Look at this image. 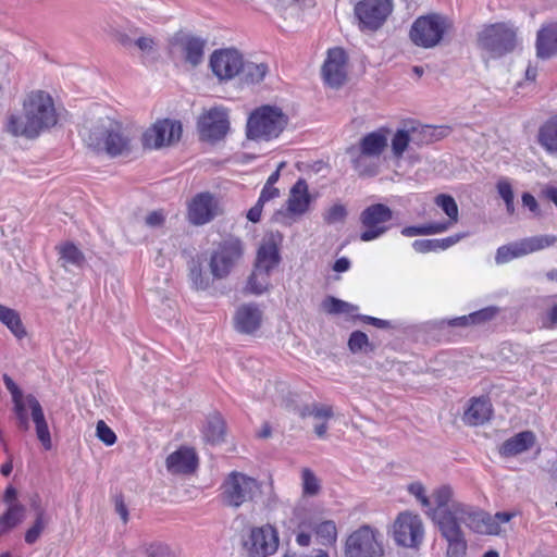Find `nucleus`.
<instances>
[{
    "instance_id": "2eb2a0df",
    "label": "nucleus",
    "mask_w": 557,
    "mask_h": 557,
    "mask_svg": "<svg viewBox=\"0 0 557 557\" xmlns=\"http://www.w3.org/2000/svg\"><path fill=\"white\" fill-rule=\"evenodd\" d=\"M244 545L251 557H268L278 547L277 531L270 524L253 528Z\"/></svg>"
},
{
    "instance_id": "c03bdc74",
    "label": "nucleus",
    "mask_w": 557,
    "mask_h": 557,
    "mask_svg": "<svg viewBox=\"0 0 557 557\" xmlns=\"http://www.w3.org/2000/svg\"><path fill=\"white\" fill-rule=\"evenodd\" d=\"M270 274L269 272L253 269L247 283L249 292L256 295L265 292L270 285Z\"/></svg>"
},
{
    "instance_id": "13d9d810",
    "label": "nucleus",
    "mask_w": 557,
    "mask_h": 557,
    "mask_svg": "<svg viewBox=\"0 0 557 557\" xmlns=\"http://www.w3.org/2000/svg\"><path fill=\"white\" fill-rule=\"evenodd\" d=\"M497 191L505 202L513 201L515 195L510 183L507 180H500L497 183Z\"/></svg>"
},
{
    "instance_id": "a19ab883",
    "label": "nucleus",
    "mask_w": 557,
    "mask_h": 557,
    "mask_svg": "<svg viewBox=\"0 0 557 557\" xmlns=\"http://www.w3.org/2000/svg\"><path fill=\"white\" fill-rule=\"evenodd\" d=\"M435 205L440 207L448 216L446 222H434V224H447L448 230L458 222V206L455 199L446 194H441L435 198Z\"/></svg>"
},
{
    "instance_id": "1a4fd4ad",
    "label": "nucleus",
    "mask_w": 557,
    "mask_h": 557,
    "mask_svg": "<svg viewBox=\"0 0 557 557\" xmlns=\"http://www.w3.org/2000/svg\"><path fill=\"white\" fill-rule=\"evenodd\" d=\"M448 28V20L440 14L421 16L411 26L410 39L417 46L432 48L440 44Z\"/></svg>"
},
{
    "instance_id": "9d476101",
    "label": "nucleus",
    "mask_w": 557,
    "mask_h": 557,
    "mask_svg": "<svg viewBox=\"0 0 557 557\" xmlns=\"http://www.w3.org/2000/svg\"><path fill=\"white\" fill-rule=\"evenodd\" d=\"M393 219L392 209L384 203H373L363 209L359 222L363 227L360 233L362 242H371L383 236L388 230Z\"/></svg>"
},
{
    "instance_id": "c756f323",
    "label": "nucleus",
    "mask_w": 557,
    "mask_h": 557,
    "mask_svg": "<svg viewBox=\"0 0 557 557\" xmlns=\"http://www.w3.org/2000/svg\"><path fill=\"white\" fill-rule=\"evenodd\" d=\"M281 257L278 246L273 235L264 238L260 245L255 269L271 273L280 263Z\"/></svg>"
},
{
    "instance_id": "a18cd8bd",
    "label": "nucleus",
    "mask_w": 557,
    "mask_h": 557,
    "mask_svg": "<svg viewBox=\"0 0 557 557\" xmlns=\"http://www.w3.org/2000/svg\"><path fill=\"white\" fill-rule=\"evenodd\" d=\"M348 347L352 354L360 351H373L374 347L369 342L368 335L361 331H355L350 334L348 339Z\"/></svg>"
},
{
    "instance_id": "5701e85b",
    "label": "nucleus",
    "mask_w": 557,
    "mask_h": 557,
    "mask_svg": "<svg viewBox=\"0 0 557 557\" xmlns=\"http://www.w3.org/2000/svg\"><path fill=\"white\" fill-rule=\"evenodd\" d=\"M263 313L255 304H244L236 310L234 315L235 329L243 334H252L262 322Z\"/></svg>"
},
{
    "instance_id": "20e7f679",
    "label": "nucleus",
    "mask_w": 557,
    "mask_h": 557,
    "mask_svg": "<svg viewBox=\"0 0 557 557\" xmlns=\"http://www.w3.org/2000/svg\"><path fill=\"white\" fill-rule=\"evenodd\" d=\"M287 123L288 117L281 108L262 106L249 115L246 135L247 138L253 140H271L278 137Z\"/></svg>"
},
{
    "instance_id": "6e6d98bb",
    "label": "nucleus",
    "mask_w": 557,
    "mask_h": 557,
    "mask_svg": "<svg viewBox=\"0 0 557 557\" xmlns=\"http://www.w3.org/2000/svg\"><path fill=\"white\" fill-rule=\"evenodd\" d=\"M147 557H175L171 548L162 543H153L146 548Z\"/></svg>"
},
{
    "instance_id": "4c0bfd02",
    "label": "nucleus",
    "mask_w": 557,
    "mask_h": 557,
    "mask_svg": "<svg viewBox=\"0 0 557 557\" xmlns=\"http://www.w3.org/2000/svg\"><path fill=\"white\" fill-rule=\"evenodd\" d=\"M203 437L211 444H220L224 442L225 422L220 414L215 413L208 418L203 430Z\"/></svg>"
},
{
    "instance_id": "864d4df0",
    "label": "nucleus",
    "mask_w": 557,
    "mask_h": 557,
    "mask_svg": "<svg viewBox=\"0 0 557 557\" xmlns=\"http://www.w3.org/2000/svg\"><path fill=\"white\" fill-rule=\"evenodd\" d=\"M347 210L345 206L336 203L332 206L324 214V220L329 224L343 222L346 219Z\"/></svg>"
},
{
    "instance_id": "dca6fc26",
    "label": "nucleus",
    "mask_w": 557,
    "mask_h": 557,
    "mask_svg": "<svg viewBox=\"0 0 557 557\" xmlns=\"http://www.w3.org/2000/svg\"><path fill=\"white\" fill-rule=\"evenodd\" d=\"M1 499L7 508L0 515V536L14 530L26 518V506L20 502L17 490L14 486L9 485Z\"/></svg>"
},
{
    "instance_id": "3c124183",
    "label": "nucleus",
    "mask_w": 557,
    "mask_h": 557,
    "mask_svg": "<svg viewBox=\"0 0 557 557\" xmlns=\"http://www.w3.org/2000/svg\"><path fill=\"white\" fill-rule=\"evenodd\" d=\"M96 435L107 446H112L116 442L115 433L107 425L103 420H99L97 422Z\"/></svg>"
},
{
    "instance_id": "39448f33",
    "label": "nucleus",
    "mask_w": 557,
    "mask_h": 557,
    "mask_svg": "<svg viewBox=\"0 0 557 557\" xmlns=\"http://www.w3.org/2000/svg\"><path fill=\"white\" fill-rule=\"evenodd\" d=\"M261 488L262 484L257 479L244 472L232 471L220 486V499L224 506L238 509L244 504L253 502Z\"/></svg>"
},
{
    "instance_id": "49530a36",
    "label": "nucleus",
    "mask_w": 557,
    "mask_h": 557,
    "mask_svg": "<svg viewBox=\"0 0 557 557\" xmlns=\"http://www.w3.org/2000/svg\"><path fill=\"white\" fill-rule=\"evenodd\" d=\"M411 137L408 131L398 129L392 138V152L395 158L400 159L409 146Z\"/></svg>"
},
{
    "instance_id": "ddd939ff",
    "label": "nucleus",
    "mask_w": 557,
    "mask_h": 557,
    "mask_svg": "<svg viewBox=\"0 0 557 557\" xmlns=\"http://www.w3.org/2000/svg\"><path fill=\"white\" fill-rule=\"evenodd\" d=\"M393 0H360L355 7V14L361 29L377 30L392 14Z\"/></svg>"
},
{
    "instance_id": "79ce46f5",
    "label": "nucleus",
    "mask_w": 557,
    "mask_h": 557,
    "mask_svg": "<svg viewBox=\"0 0 557 557\" xmlns=\"http://www.w3.org/2000/svg\"><path fill=\"white\" fill-rule=\"evenodd\" d=\"M321 307L329 314L352 313L358 307L333 296L323 299Z\"/></svg>"
},
{
    "instance_id": "09e8293b",
    "label": "nucleus",
    "mask_w": 557,
    "mask_h": 557,
    "mask_svg": "<svg viewBox=\"0 0 557 557\" xmlns=\"http://www.w3.org/2000/svg\"><path fill=\"white\" fill-rule=\"evenodd\" d=\"M315 533L320 539H322L323 543L331 544L336 540V525L331 520L323 521L320 524H318Z\"/></svg>"
},
{
    "instance_id": "6ab92c4d",
    "label": "nucleus",
    "mask_w": 557,
    "mask_h": 557,
    "mask_svg": "<svg viewBox=\"0 0 557 557\" xmlns=\"http://www.w3.org/2000/svg\"><path fill=\"white\" fill-rule=\"evenodd\" d=\"M281 405L301 418L313 417L317 420H321L322 422L314 425V433L320 438L325 437L327 432L326 421L334 414L331 406L313 403L299 407L295 404L293 394H288V397L284 398Z\"/></svg>"
},
{
    "instance_id": "bf43d9fd",
    "label": "nucleus",
    "mask_w": 557,
    "mask_h": 557,
    "mask_svg": "<svg viewBox=\"0 0 557 557\" xmlns=\"http://www.w3.org/2000/svg\"><path fill=\"white\" fill-rule=\"evenodd\" d=\"M2 379H3V383L7 387V389L12 395V401H15L17 399L25 397L23 395L22 391L20 389V387L15 384V382L12 380L11 376H9L8 374H3Z\"/></svg>"
},
{
    "instance_id": "4468645a",
    "label": "nucleus",
    "mask_w": 557,
    "mask_h": 557,
    "mask_svg": "<svg viewBox=\"0 0 557 557\" xmlns=\"http://www.w3.org/2000/svg\"><path fill=\"white\" fill-rule=\"evenodd\" d=\"M221 213L220 200L209 191L198 193L187 205V220L196 226L211 222Z\"/></svg>"
},
{
    "instance_id": "aec40b11",
    "label": "nucleus",
    "mask_w": 557,
    "mask_h": 557,
    "mask_svg": "<svg viewBox=\"0 0 557 557\" xmlns=\"http://www.w3.org/2000/svg\"><path fill=\"white\" fill-rule=\"evenodd\" d=\"M210 67L219 79H231L242 72L243 55L236 49L215 50L210 57Z\"/></svg>"
},
{
    "instance_id": "5fc2aeb1",
    "label": "nucleus",
    "mask_w": 557,
    "mask_h": 557,
    "mask_svg": "<svg viewBox=\"0 0 557 557\" xmlns=\"http://www.w3.org/2000/svg\"><path fill=\"white\" fill-rule=\"evenodd\" d=\"M498 313V308L496 307H486L479 311L470 313L471 324H480L487 321H491Z\"/></svg>"
},
{
    "instance_id": "de8ad7c7",
    "label": "nucleus",
    "mask_w": 557,
    "mask_h": 557,
    "mask_svg": "<svg viewBox=\"0 0 557 557\" xmlns=\"http://www.w3.org/2000/svg\"><path fill=\"white\" fill-rule=\"evenodd\" d=\"M242 71L247 81L250 83H259L267 75L268 66L264 63L248 62L244 63Z\"/></svg>"
},
{
    "instance_id": "4be33fe9",
    "label": "nucleus",
    "mask_w": 557,
    "mask_h": 557,
    "mask_svg": "<svg viewBox=\"0 0 557 557\" xmlns=\"http://www.w3.org/2000/svg\"><path fill=\"white\" fill-rule=\"evenodd\" d=\"M346 53L342 48H333L327 52V58L322 66V75L325 83L333 87H341L346 81Z\"/></svg>"
},
{
    "instance_id": "c85d7f7f",
    "label": "nucleus",
    "mask_w": 557,
    "mask_h": 557,
    "mask_svg": "<svg viewBox=\"0 0 557 557\" xmlns=\"http://www.w3.org/2000/svg\"><path fill=\"white\" fill-rule=\"evenodd\" d=\"M437 528L441 535L447 541V557H465L467 541L459 523L453 522Z\"/></svg>"
},
{
    "instance_id": "393cba45",
    "label": "nucleus",
    "mask_w": 557,
    "mask_h": 557,
    "mask_svg": "<svg viewBox=\"0 0 557 557\" xmlns=\"http://www.w3.org/2000/svg\"><path fill=\"white\" fill-rule=\"evenodd\" d=\"M198 467V458L193 448L181 447L166 458V469L172 474H190Z\"/></svg>"
},
{
    "instance_id": "b1692460",
    "label": "nucleus",
    "mask_w": 557,
    "mask_h": 557,
    "mask_svg": "<svg viewBox=\"0 0 557 557\" xmlns=\"http://www.w3.org/2000/svg\"><path fill=\"white\" fill-rule=\"evenodd\" d=\"M175 41L186 63L196 67L203 61L206 39L187 34L176 37Z\"/></svg>"
},
{
    "instance_id": "58836bf2",
    "label": "nucleus",
    "mask_w": 557,
    "mask_h": 557,
    "mask_svg": "<svg viewBox=\"0 0 557 557\" xmlns=\"http://www.w3.org/2000/svg\"><path fill=\"white\" fill-rule=\"evenodd\" d=\"M51 522V516L48 512H39L34 516V521L32 525L27 529L24 535V540L28 545L35 544L46 528Z\"/></svg>"
},
{
    "instance_id": "412c9836",
    "label": "nucleus",
    "mask_w": 557,
    "mask_h": 557,
    "mask_svg": "<svg viewBox=\"0 0 557 557\" xmlns=\"http://www.w3.org/2000/svg\"><path fill=\"white\" fill-rule=\"evenodd\" d=\"M182 136V124L178 121L165 119L158 121L145 133V144L150 148L171 146Z\"/></svg>"
},
{
    "instance_id": "774afa93",
    "label": "nucleus",
    "mask_w": 557,
    "mask_h": 557,
    "mask_svg": "<svg viewBox=\"0 0 557 557\" xmlns=\"http://www.w3.org/2000/svg\"><path fill=\"white\" fill-rule=\"evenodd\" d=\"M134 44L144 52L152 51L156 45L153 38L145 36L137 38Z\"/></svg>"
},
{
    "instance_id": "37998d69",
    "label": "nucleus",
    "mask_w": 557,
    "mask_h": 557,
    "mask_svg": "<svg viewBox=\"0 0 557 557\" xmlns=\"http://www.w3.org/2000/svg\"><path fill=\"white\" fill-rule=\"evenodd\" d=\"M448 230L447 224L428 223L419 226H406L401 230V235L406 237L423 236L444 233Z\"/></svg>"
},
{
    "instance_id": "338daca9",
    "label": "nucleus",
    "mask_w": 557,
    "mask_h": 557,
    "mask_svg": "<svg viewBox=\"0 0 557 557\" xmlns=\"http://www.w3.org/2000/svg\"><path fill=\"white\" fill-rule=\"evenodd\" d=\"M277 502H278L277 495L274 492L272 482H270L268 485L267 498L263 502V505L265 508L271 510L276 507Z\"/></svg>"
},
{
    "instance_id": "e2e57ef3",
    "label": "nucleus",
    "mask_w": 557,
    "mask_h": 557,
    "mask_svg": "<svg viewBox=\"0 0 557 557\" xmlns=\"http://www.w3.org/2000/svg\"><path fill=\"white\" fill-rule=\"evenodd\" d=\"M145 222L150 227H159L164 223V214L161 211H152L146 216Z\"/></svg>"
},
{
    "instance_id": "0eeeda50",
    "label": "nucleus",
    "mask_w": 557,
    "mask_h": 557,
    "mask_svg": "<svg viewBox=\"0 0 557 557\" xmlns=\"http://www.w3.org/2000/svg\"><path fill=\"white\" fill-rule=\"evenodd\" d=\"M344 553L345 557H381L383 534L368 524L361 525L347 537Z\"/></svg>"
},
{
    "instance_id": "69168bd1",
    "label": "nucleus",
    "mask_w": 557,
    "mask_h": 557,
    "mask_svg": "<svg viewBox=\"0 0 557 557\" xmlns=\"http://www.w3.org/2000/svg\"><path fill=\"white\" fill-rule=\"evenodd\" d=\"M280 196V190L274 186L264 185L258 200L265 203L267 201Z\"/></svg>"
},
{
    "instance_id": "052dcab7",
    "label": "nucleus",
    "mask_w": 557,
    "mask_h": 557,
    "mask_svg": "<svg viewBox=\"0 0 557 557\" xmlns=\"http://www.w3.org/2000/svg\"><path fill=\"white\" fill-rule=\"evenodd\" d=\"M114 506H115V511L121 517L122 521L124 523H127V521H128V510H127V507H126V505L124 503V499H123L122 495H116L114 497Z\"/></svg>"
},
{
    "instance_id": "a878e982",
    "label": "nucleus",
    "mask_w": 557,
    "mask_h": 557,
    "mask_svg": "<svg viewBox=\"0 0 557 557\" xmlns=\"http://www.w3.org/2000/svg\"><path fill=\"white\" fill-rule=\"evenodd\" d=\"M346 154L349 157L352 169L360 177H373L379 174L381 166L380 158L366 154L352 146L346 149Z\"/></svg>"
},
{
    "instance_id": "f03ea898",
    "label": "nucleus",
    "mask_w": 557,
    "mask_h": 557,
    "mask_svg": "<svg viewBox=\"0 0 557 557\" xmlns=\"http://www.w3.org/2000/svg\"><path fill=\"white\" fill-rule=\"evenodd\" d=\"M81 135L89 148L111 157L123 156L132 150L131 129L109 115L100 114L86 120Z\"/></svg>"
},
{
    "instance_id": "ea45409f",
    "label": "nucleus",
    "mask_w": 557,
    "mask_h": 557,
    "mask_svg": "<svg viewBox=\"0 0 557 557\" xmlns=\"http://www.w3.org/2000/svg\"><path fill=\"white\" fill-rule=\"evenodd\" d=\"M0 321L17 337L22 338L26 332L18 313L5 306L0 305Z\"/></svg>"
},
{
    "instance_id": "bb28decb",
    "label": "nucleus",
    "mask_w": 557,
    "mask_h": 557,
    "mask_svg": "<svg viewBox=\"0 0 557 557\" xmlns=\"http://www.w3.org/2000/svg\"><path fill=\"white\" fill-rule=\"evenodd\" d=\"M557 243L556 235H536L508 244L513 259L554 246Z\"/></svg>"
},
{
    "instance_id": "680f3d73",
    "label": "nucleus",
    "mask_w": 557,
    "mask_h": 557,
    "mask_svg": "<svg viewBox=\"0 0 557 557\" xmlns=\"http://www.w3.org/2000/svg\"><path fill=\"white\" fill-rule=\"evenodd\" d=\"M466 236H467V234L462 233V234H456V235H453V236H448L446 238L437 239L438 249L440 250H445V249L454 246L455 244H457L459 240H461Z\"/></svg>"
},
{
    "instance_id": "2f4dec72",
    "label": "nucleus",
    "mask_w": 557,
    "mask_h": 557,
    "mask_svg": "<svg viewBox=\"0 0 557 557\" xmlns=\"http://www.w3.org/2000/svg\"><path fill=\"white\" fill-rule=\"evenodd\" d=\"M492 413V404L488 398H472L469 407L463 413L462 420L468 425H482L491 419Z\"/></svg>"
},
{
    "instance_id": "cd10ccee",
    "label": "nucleus",
    "mask_w": 557,
    "mask_h": 557,
    "mask_svg": "<svg viewBox=\"0 0 557 557\" xmlns=\"http://www.w3.org/2000/svg\"><path fill=\"white\" fill-rule=\"evenodd\" d=\"M557 243L556 235H536L508 244L513 259L554 246Z\"/></svg>"
},
{
    "instance_id": "603ef678",
    "label": "nucleus",
    "mask_w": 557,
    "mask_h": 557,
    "mask_svg": "<svg viewBox=\"0 0 557 557\" xmlns=\"http://www.w3.org/2000/svg\"><path fill=\"white\" fill-rule=\"evenodd\" d=\"M408 492L409 494L414 496L422 506V508L426 510V508L430 506L431 497L426 495V490L424 485L421 482H413L408 485Z\"/></svg>"
},
{
    "instance_id": "423d86ee",
    "label": "nucleus",
    "mask_w": 557,
    "mask_h": 557,
    "mask_svg": "<svg viewBox=\"0 0 557 557\" xmlns=\"http://www.w3.org/2000/svg\"><path fill=\"white\" fill-rule=\"evenodd\" d=\"M476 44L491 58H500L517 47V28L505 22L485 25L478 33Z\"/></svg>"
},
{
    "instance_id": "8fccbe9b",
    "label": "nucleus",
    "mask_w": 557,
    "mask_h": 557,
    "mask_svg": "<svg viewBox=\"0 0 557 557\" xmlns=\"http://www.w3.org/2000/svg\"><path fill=\"white\" fill-rule=\"evenodd\" d=\"M301 478L304 493L310 496L318 494L320 490V484L314 473L310 469L305 468L302 470Z\"/></svg>"
},
{
    "instance_id": "0e129e2a",
    "label": "nucleus",
    "mask_w": 557,
    "mask_h": 557,
    "mask_svg": "<svg viewBox=\"0 0 557 557\" xmlns=\"http://www.w3.org/2000/svg\"><path fill=\"white\" fill-rule=\"evenodd\" d=\"M513 258L510 253V250H509V246L508 245H504V246H500L497 251H496V256H495V262L497 264H504V263H507L509 261H511Z\"/></svg>"
},
{
    "instance_id": "9b49d317",
    "label": "nucleus",
    "mask_w": 557,
    "mask_h": 557,
    "mask_svg": "<svg viewBox=\"0 0 557 557\" xmlns=\"http://www.w3.org/2000/svg\"><path fill=\"white\" fill-rule=\"evenodd\" d=\"M27 409L30 411V417L35 424L37 438L45 447V449H50L52 447L51 435L44 409L38 399L34 395L28 394L24 398L13 401V411L15 413L16 420L27 419Z\"/></svg>"
},
{
    "instance_id": "c9c22d12",
    "label": "nucleus",
    "mask_w": 557,
    "mask_h": 557,
    "mask_svg": "<svg viewBox=\"0 0 557 557\" xmlns=\"http://www.w3.org/2000/svg\"><path fill=\"white\" fill-rule=\"evenodd\" d=\"M57 250L60 265L66 271L82 269L86 263L84 253L73 243L61 244L57 247Z\"/></svg>"
},
{
    "instance_id": "f704fd0d",
    "label": "nucleus",
    "mask_w": 557,
    "mask_h": 557,
    "mask_svg": "<svg viewBox=\"0 0 557 557\" xmlns=\"http://www.w3.org/2000/svg\"><path fill=\"white\" fill-rule=\"evenodd\" d=\"M310 203L308 184L305 180H298L292 187L287 200V210L293 214H302Z\"/></svg>"
},
{
    "instance_id": "72a5a7b5",
    "label": "nucleus",
    "mask_w": 557,
    "mask_h": 557,
    "mask_svg": "<svg viewBox=\"0 0 557 557\" xmlns=\"http://www.w3.org/2000/svg\"><path fill=\"white\" fill-rule=\"evenodd\" d=\"M534 443L533 432L523 431L506 440L499 448V454L504 457H513L529 450Z\"/></svg>"
},
{
    "instance_id": "4d7b16f0",
    "label": "nucleus",
    "mask_w": 557,
    "mask_h": 557,
    "mask_svg": "<svg viewBox=\"0 0 557 557\" xmlns=\"http://www.w3.org/2000/svg\"><path fill=\"white\" fill-rule=\"evenodd\" d=\"M412 248L419 253L440 250L437 239H417L412 243Z\"/></svg>"
},
{
    "instance_id": "6e6552de",
    "label": "nucleus",
    "mask_w": 557,
    "mask_h": 557,
    "mask_svg": "<svg viewBox=\"0 0 557 557\" xmlns=\"http://www.w3.org/2000/svg\"><path fill=\"white\" fill-rule=\"evenodd\" d=\"M454 490L449 485H441L433 490L430 506L424 513L437 525L456 522L457 510L463 503L454 497Z\"/></svg>"
},
{
    "instance_id": "f3484780",
    "label": "nucleus",
    "mask_w": 557,
    "mask_h": 557,
    "mask_svg": "<svg viewBox=\"0 0 557 557\" xmlns=\"http://www.w3.org/2000/svg\"><path fill=\"white\" fill-rule=\"evenodd\" d=\"M456 523H459V525L463 523L470 530L480 534L494 535L499 533L498 522L488 513L465 503L457 510Z\"/></svg>"
},
{
    "instance_id": "f257e3e1",
    "label": "nucleus",
    "mask_w": 557,
    "mask_h": 557,
    "mask_svg": "<svg viewBox=\"0 0 557 557\" xmlns=\"http://www.w3.org/2000/svg\"><path fill=\"white\" fill-rule=\"evenodd\" d=\"M244 244L237 237H228L220 242L206 259L212 278L203 272L200 257L193 258L188 263V278L191 288L196 290L208 289L213 280H224L244 256Z\"/></svg>"
},
{
    "instance_id": "a211bd4d",
    "label": "nucleus",
    "mask_w": 557,
    "mask_h": 557,
    "mask_svg": "<svg viewBox=\"0 0 557 557\" xmlns=\"http://www.w3.org/2000/svg\"><path fill=\"white\" fill-rule=\"evenodd\" d=\"M197 126L201 139L220 140L230 127L227 113L223 109L212 108L199 116Z\"/></svg>"
},
{
    "instance_id": "f8f14e48",
    "label": "nucleus",
    "mask_w": 557,
    "mask_h": 557,
    "mask_svg": "<svg viewBox=\"0 0 557 557\" xmlns=\"http://www.w3.org/2000/svg\"><path fill=\"white\" fill-rule=\"evenodd\" d=\"M395 542L407 548H418L424 539V525L421 517L410 511L400 512L393 527Z\"/></svg>"
},
{
    "instance_id": "e433bc0d",
    "label": "nucleus",
    "mask_w": 557,
    "mask_h": 557,
    "mask_svg": "<svg viewBox=\"0 0 557 557\" xmlns=\"http://www.w3.org/2000/svg\"><path fill=\"white\" fill-rule=\"evenodd\" d=\"M539 144L549 153H557V115L547 120L539 129Z\"/></svg>"
},
{
    "instance_id": "7c9ffc66",
    "label": "nucleus",
    "mask_w": 557,
    "mask_h": 557,
    "mask_svg": "<svg viewBox=\"0 0 557 557\" xmlns=\"http://www.w3.org/2000/svg\"><path fill=\"white\" fill-rule=\"evenodd\" d=\"M388 129L380 128L377 131L366 134L360 138L357 145H352L366 154H371L381 159L382 153L388 146Z\"/></svg>"
},
{
    "instance_id": "473e14b6",
    "label": "nucleus",
    "mask_w": 557,
    "mask_h": 557,
    "mask_svg": "<svg viewBox=\"0 0 557 557\" xmlns=\"http://www.w3.org/2000/svg\"><path fill=\"white\" fill-rule=\"evenodd\" d=\"M557 53V22L546 24L537 32L536 54L548 59Z\"/></svg>"
},
{
    "instance_id": "7ed1b4c3",
    "label": "nucleus",
    "mask_w": 557,
    "mask_h": 557,
    "mask_svg": "<svg viewBox=\"0 0 557 557\" xmlns=\"http://www.w3.org/2000/svg\"><path fill=\"white\" fill-rule=\"evenodd\" d=\"M23 111L22 116L11 115L8 120L7 131L13 136L36 138L58 122L53 99L42 90L33 91L27 96Z\"/></svg>"
}]
</instances>
